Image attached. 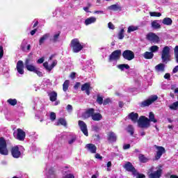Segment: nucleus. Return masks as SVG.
I'll return each mask as SVG.
<instances>
[{
	"mask_svg": "<svg viewBox=\"0 0 178 178\" xmlns=\"http://www.w3.org/2000/svg\"><path fill=\"white\" fill-rule=\"evenodd\" d=\"M163 172V170L161 168H159L157 170L150 172L148 175L149 178H161L162 177V173Z\"/></svg>",
	"mask_w": 178,
	"mask_h": 178,
	"instance_id": "obj_15",
	"label": "nucleus"
},
{
	"mask_svg": "<svg viewBox=\"0 0 178 178\" xmlns=\"http://www.w3.org/2000/svg\"><path fill=\"white\" fill-rule=\"evenodd\" d=\"M107 140L109 143H116L118 136L113 131H110L107 134Z\"/></svg>",
	"mask_w": 178,
	"mask_h": 178,
	"instance_id": "obj_18",
	"label": "nucleus"
},
{
	"mask_svg": "<svg viewBox=\"0 0 178 178\" xmlns=\"http://www.w3.org/2000/svg\"><path fill=\"white\" fill-rule=\"evenodd\" d=\"M2 58H3V47L0 45V59H2Z\"/></svg>",
	"mask_w": 178,
	"mask_h": 178,
	"instance_id": "obj_50",
	"label": "nucleus"
},
{
	"mask_svg": "<svg viewBox=\"0 0 178 178\" xmlns=\"http://www.w3.org/2000/svg\"><path fill=\"white\" fill-rule=\"evenodd\" d=\"M127 131V133L131 134V136H134V128L133 127V125H131V124L128 125Z\"/></svg>",
	"mask_w": 178,
	"mask_h": 178,
	"instance_id": "obj_37",
	"label": "nucleus"
},
{
	"mask_svg": "<svg viewBox=\"0 0 178 178\" xmlns=\"http://www.w3.org/2000/svg\"><path fill=\"white\" fill-rule=\"evenodd\" d=\"M80 86H81V83L80 82H76L74 86V90H79V87H80Z\"/></svg>",
	"mask_w": 178,
	"mask_h": 178,
	"instance_id": "obj_54",
	"label": "nucleus"
},
{
	"mask_svg": "<svg viewBox=\"0 0 178 178\" xmlns=\"http://www.w3.org/2000/svg\"><path fill=\"white\" fill-rule=\"evenodd\" d=\"M7 103L9 104L11 106H15L17 105V99H8L7 100Z\"/></svg>",
	"mask_w": 178,
	"mask_h": 178,
	"instance_id": "obj_35",
	"label": "nucleus"
},
{
	"mask_svg": "<svg viewBox=\"0 0 178 178\" xmlns=\"http://www.w3.org/2000/svg\"><path fill=\"white\" fill-rule=\"evenodd\" d=\"M149 15L152 17H161V16H162V14L161 13L150 12Z\"/></svg>",
	"mask_w": 178,
	"mask_h": 178,
	"instance_id": "obj_41",
	"label": "nucleus"
},
{
	"mask_svg": "<svg viewBox=\"0 0 178 178\" xmlns=\"http://www.w3.org/2000/svg\"><path fill=\"white\" fill-rule=\"evenodd\" d=\"M94 113H95V109L90 108L86 110L85 112V115H86V118H92L94 115Z\"/></svg>",
	"mask_w": 178,
	"mask_h": 178,
	"instance_id": "obj_25",
	"label": "nucleus"
},
{
	"mask_svg": "<svg viewBox=\"0 0 178 178\" xmlns=\"http://www.w3.org/2000/svg\"><path fill=\"white\" fill-rule=\"evenodd\" d=\"M121 55V49L115 50L110 54L108 57V62H113V60H119V59H120Z\"/></svg>",
	"mask_w": 178,
	"mask_h": 178,
	"instance_id": "obj_7",
	"label": "nucleus"
},
{
	"mask_svg": "<svg viewBox=\"0 0 178 178\" xmlns=\"http://www.w3.org/2000/svg\"><path fill=\"white\" fill-rule=\"evenodd\" d=\"M43 67H44V69H46V70L51 72V66L48 65V62H44L43 63Z\"/></svg>",
	"mask_w": 178,
	"mask_h": 178,
	"instance_id": "obj_48",
	"label": "nucleus"
},
{
	"mask_svg": "<svg viewBox=\"0 0 178 178\" xmlns=\"http://www.w3.org/2000/svg\"><path fill=\"white\" fill-rule=\"evenodd\" d=\"M174 56L175 61L178 63V46H176L174 49Z\"/></svg>",
	"mask_w": 178,
	"mask_h": 178,
	"instance_id": "obj_42",
	"label": "nucleus"
},
{
	"mask_svg": "<svg viewBox=\"0 0 178 178\" xmlns=\"http://www.w3.org/2000/svg\"><path fill=\"white\" fill-rule=\"evenodd\" d=\"M110 10H113L114 12H120L122 10V7L119 4H113L108 7Z\"/></svg>",
	"mask_w": 178,
	"mask_h": 178,
	"instance_id": "obj_24",
	"label": "nucleus"
},
{
	"mask_svg": "<svg viewBox=\"0 0 178 178\" xmlns=\"http://www.w3.org/2000/svg\"><path fill=\"white\" fill-rule=\"evenodd\" d=\"M92 130H94V131H99V127H98V126H93Z\"/></svg>",
	"mask_w": 178,
	"mask_h": 178,
	"instance_id": "obj_62",
	"label": "nucleus"
},
{
	"mask_svg": "<svg viewBox=\"0 0 178 178\" xmlns=\"http://www.w3.org/2000/svg\"><path fill=\"white\" fill-rule=\"evenodd\" d=\"M136 178H145V175L144 174H140L136 171Z\"/></svg>",
	"mask_w": 178,
	"mask_h": 178,
	"instance_id": "obj_52",
	"label": "nucleus"
},
{
	"mask_svg": "<svg viewBox=\"0 0 178 178\" xmlns=\"http://www.w3.org/2000/svg\"><path fill=\"white\" fill-rule=\"evenodd\" d=\"M16 69H17V72L19 74H24V63H23V60H19L17 61Z\"/></svg>",
	"mask_w": 178,
	"mask_h": 178,
	"instance_id": "obj_17",
	"label": "nucleus"
},
{
	"mask_svg": "<svg viewBox=\"0 0 178 178\" xmlns=\"http://www.w3.org/2000/svg\"><path fill=\"white\" fill-rule=\"evenodd\" d=\"M81 91H85L86 94L88 95H90V94H91V90H92L91 83L90 82L85 83L81 86Z\"/></svg>",
	"mask_w": 178,
	"mask_h": 178,
	"instance_id": "obj_14",
	"label": "nucleus"
},
{
	"mask_svg": "<svg viewBox=\"0 0 178 178\" xmlns=\"http://www.w3.org/2000/svg\"><path fill=\"white\" fill-rule=\"evenodd\" d=\"M69 84H70V81L69 80H65L63 84V90L65 92L69 90Z\"/></svg>",
	"mask_w": 178,
	"mask_h": 178,
	"instance_id": "obj_33",
	"label": "nucleus"
},
{
	"mask_svg": "<svg viewBox=\"0 0 178 178\" xmlns=\"http://www.w3.org/2000/svg\"><path fill=\"white\" fill-rule=\"evenodd\" d=\"M70 77H71L72 80H74V79H76V72H72L70 75Z\"/></svg>",
	"mask_w": 178,
	"mask_h": 178,
	"instance_id": "obj_59",
	"label": "nucleus"
},
{
	"mask_svg": "<svg viewBox=\"0 0 178 178\" xmlns=\"http://www.w3.org/2000/svg\"><path fill=\"white\" fill-rule=\"evenodd\" d=\"M123 168H125V170H127V172H131V173H132L134 176L137 175V170L136 169V168H134V165H133V164L130 163V161L127 162L124 165Z\"/></svg>",
	"mask_w": 178,
	"mask_h": 178,
	"instance_id": "obj_8",
	"label": "nucleus"
},
{
	"mask_svg": "<svg viewBox=\"0 0 178 178\" xmlns=\"http://www.w3.org/2000/svg\"><path fill=\"white\" fill-rule=\"evenodd\" d=\"M118 67L120 69V70H122V72H123L124 69H127V70L130 69V65L127 64H120L118 65Z\"/></svg>",
	"mask_w": 178,
	"mask_h": 178,
	"instance_id": "obj_36",
	"label": "nucleus"
},
{
	"mask_svg": "<svg viewBox=\"0 0 178 178\" xmlns=\"http://www.w3.org/2000/svg\"><path fill=\"white\" fill-rule=\"evenodd\" d=\"M130 148V144H126L123 145V149H129Z\"/></svg>",
	"mask_w": 178,
	"mask_h": 178,
	"instance_id": "obj_60",
	"label": "nucleus"
},
{
	"mask_svg": "<svg viewBox=\"0 0 178 178\" xmlns=\"http://www.w3.org/2000/svg\"><path fill=\"white\" fill-rule=\"evenodd\" d=\"M97 22V18L95 17H90L85 20L86 26H88L90 24H92V23H95Z\"/></svg>",
	"mask_w": 178,
	"mask_h": 178,
	"instance_id": "obj_26",
	"label": "nucleus"
},
{
	"mask_svg": "<svg viewBox=\"0 0 178 178\" xmlns=\"http://www.w3.org/2000/svg\"><path fill=\"white\" fill-rule=\"evenodd\" d=\"M95 158H96V159L102 160V156H101V154H99L98 153L95 154Z\"/></svg>",
	"mask_w": 178,
	"mask_h": 178,
	"instance_id": "obj_57",
	"label": "nucleus"
},
{
	"mask_svg": "<svg viewBox=\"0 0 178 178\" xmlns=\"http://www.w3.org/2000/svg\"><path fill=\"white\" fill-rule=\"evenodd\" d=\"M177 72H178V65H176L174 68H173V70H172V73H177Z\"/></svg>",
	"mask_w": 178,
	"mask_h": 178,
	"instance_id": "obj_61",
	"label": "nucleus"
},
{
	"mask_svg": "<svg viewBox=\"0 0 178 178\" xmlns=\"http://www.w3.org/2000/svg\"><path fill=\"white\" fill-rule=\"evenodd\" d=\"M49 99L51 102H55L58 99V93L55 91H52L49 93Z\"/></svg>",
	"mask_w": 178,
	"mask_h": 178,
	"instance_id": "obj_22",
	"label": "nucleus"
},
{
	"mask_svg": "<svg viewBox=\"0 0 178 178\" xmlns=\"http://www.w3.org/2000/svg\"><path fill=\"white\" fill-rule=\"evenodd\" d=\"M146 38L147 40H148V41H150L151 42H154V44H159V41H161L159 39V36H158L154 33H149L146 35Z\"/></svg>",
	"mask_w": 178,
	"mask_h": 178,
	"instance_id": "obj_9",
	"label": "nucleus"
},
{
	"mask_svg": "<svg viewBox=\"0 0 178 178\" xmlns=\"http://www.w3.org/2000/svg\"><path fill=\"white\" fill-rule=\"evenodd\" d=\"M56 65H58V61L57 60L53 61V63L50 65V70H52L54 67L56 66Z\"/></svg>",
	"mask_w": 178,
	"mask_h": 178,
	"instance_id": "obj_53",
	"label": "nucleus"
},
{
	"mask_svg": "<svg viewBox=\"0 0 178 178\" xmlns=\"http://www.w3.org/2000/svg\"><path fill=\"white\" fill-rule=\"evenodd\" d=\"M56 119V114L54 112L50 113V120L54 122Z\"/></svg>",
	"mask_w": 178,
	"mask_h": 178,
	"instance_id": "obj_49",
	"label": "nucleus"
},
{
	"mask_svg": "<svg viewBox=\"0 0 178 178\" xmlns=\"http://www.w3.org/2000/svg\"><path fill=\"white\" fill-rule=\"evenodd\" d=\"M67 111H73V106L72 105L68 104L66 107Z\"/></svg>",
	"mask_w": 178,
	"mask_h": 178,
	"instance_id": "obj_58",
	"label": "nucleus"
},
{
	"mask_svg": "<svg viewBox=\"0 0 178 178\" xmlns=\"http://www.w3.org/2000/svg\"><path fill=\"white\" fill-rule=\"evenodd\" d=\"M152 27L154 29V30H158L161 29V24L158 23V20H154L152 22Z\"/></svg>",
	"mask_w": 178,
	"mask_h": 178,
	"instance_id": "obj_32",
	"label": "nucleus"
},
{
	"mask_svg": "<svg viewBox=\"0 0 178 178\" xmlns=\"http://www.w3.org/2000/svg\"><path fill=\"white\" fill-rule=\"evenodd\" d=\"M0 154L1 155H8L9 150H8V144L5 138L0 137Z\"/></svg>",
	"mask_w": 178,
	"mask_h": 178,
	"instance_id": "obj_5",
	"label": "nucleus"
},
{
	"mask_svg": "<svg viewBox=\"0 0 178 178\" xmlns=\"http://www.w3.org/2000/svg\"><path fill=\"white\" fill-rule=\"evenodd\" d=\"M17 140L19 141H24V138H26V132L23 131V129L18 128L17 129Z\"/></svg>",
	"mask_w": 178,
	"mask_h": 178,
	"instance_id": "obj_16",
	"label": "nucleus"
},
{
	"mask_svg": "<svg viewBox=\"0 0 178 178\" xmlns=\"http://www.w3.org/2000/svg\"><path fill=\"white\" fill-rule=\"evenodd\" d=\"M108 27L110 29V30H115V25L112 22L108 23Z\"/></svg>",
	"mask_w": 178,
	"mask_h": 178,
	"instance_id": "obj_51",
	"label": "nucleus"
},
{
	"mask_svg": "<svg viewBox=\"0 0 178 178\" xmlns=\"http://www.w3.org/2000/svg\"><path fill=\"white\" fill-rule=\"evenodd\" d=\"M170 58V47L165 46L161 51V60L163 63L166 64L168 62H170V60H172Z\"/></svg>",
	"mask_w": 178,
	"mask_h": 178,
	"instance_id": "obj_3",
	"label": "nucleus"
},
{
	"mask_svg": "<svg viewBox=\"0 0 178 178\" xmlns=\"http://www.w3.org/2000/svg\"><path fill=\"white\" fill-rule=\"evenodd\" d=\"M122 58L126 60H133L135 58L134 52L131 50H125L122 52Z\"/></svg>",
	"mask_w": 178,
	"mask_h": 178,
	"instance_id": "obj_11",
	"label": "nucleus"
},
{
	"mask_svg": "<svg viewBox=\"0 0 178 178\" xmlns=\"http://www.w3.org/2000/svg\"><path fill=\"white\" fill-rule=\"evenodd\" d=\"M31 62H33V60H31V58H26L24 66L26 70H28V72H33V73H35V74H37L39 77H42V72L38 70V68H37L34 64H31Z\"/></svg>",
	"mask_w": 178,
	"mask_h": 178,
	"instance_id": "obj_1",
	"label": "nucleus"
},
{
	"mask_svg": "<svg viewBox=\"0 0 178 178\" xmlns=\"http://www.w3.org/2000/svg\"><path fill=\"white\" fill-rule=\"evenodd\" d=\"M159 50V47L156 45H154L150 47V52H152V54H154V52H158Z\"/></svg>",
	"mask_w": 178,
	"mask_h": 178,
	"instance_id": "obj_45",
	"label": "nucleus"
},
{
	"mask_svg": "<svg viewBox=\"0 0 178 178\" xmlns=\"http://www.w3.org/2000/svg\"><path fill=\"white\" fill-rule=\"evenodd\" d=\"M164 79H165L166 80H170V74L166 73L164 75Z\"/></svg>",
	"mask_w": 178,
	"mask_h": 178,
	"instance_id": "obj_56",
	"label": "nucleus"
},
{
	"mask_svg": "<svg viewBox=\"0 0 178 178\" xmlns=\"http://www.w3.org/2000/svg\"><path fill=\"white\" fill-rule=\"evenodd\" d=\"M49 38V33H45L44 35H42L39 40V45H42L44 42H45L46 40H48Z\"/></svg>",
	"mask_w": 178,
	"mask_h": 178,
	"instance_id": "obj_27",
	"label": "nucleus"
},
{
	"mask_svg": "<svg viewBox=\"0 0 178 178\" xmlns=\"http://www.w3.org/2000/svg\"><path fill=\"white\" fill-rule=\"evenodd\" d=\"M92 120L94 122H99V120H102V115L99 113H94Z\"/></svg>",
	"mask_w": 178,
	"mask_h": 178,
	"instance_id": "obj_23",
	"label": "nucleus"
},
{
	"mask_svg": "<svg viewBox=\"0 0 178 178\" xmlns=\"http://www.w3.org/2000/svg\"><path fill=\"white\" fill-rule=\"evenodd\" d=\"M149 122H153V123H156L158 120L155 119V114H154V112H150L149 113V118H148Z\"/></svg>",
	"mask_w": 178,
	"mask_h": 178,
	"instance_id": "obj_28",
	"label": "nucleus"
},
{
	"mask_svg": "<svg viewBox=\"0 0 178 178\" xmlns=\"http://www.w3.org/2000/svg\"><path fill=\"white\" fill-rule=\"evenodd\" d=\"M170 178H178V176L176 175H171L170 176Z\"/></svg>",
	"mask_w": 178,
	"mask_h": 178,
	"instance_id": "obj_64",
	"label": "nucleus"
},
{
	"mask_svg": "<svg viewBox=\"0 0 178 178\" xmlns=\"http://www.w3.org/2000/svg\"><path fill=\"white\" fill-rule=\"evenodd\" d=\"M145 59H152L154 58V53L149 51H145L143 54Z\"/></svg>",
	"mask_w": 178,
	"mask_h": 178,
	"instance_id": "obj_31",
	"label": "nucleus"
},
{
	"mask_svg": "<svg viewBox=\"0 0 178 178\" xmlns=\"http://www.w3.org/2000/svg\"><path fill=\"white\" fill-rule=\"evenodd\" d=\"M119 40H123L124 38V29H122L118 33Z\"/></svg>",
	"mask_w": 178,
	"mask_h": 178,
	"instance_id": "obj_44",
	"label": "nucleus"
},
{
	"mask_svg": "<svg viewBox=\"0 0 178 178\" xmlns=\"http://www.w3.org/2000/svg\"><path fill=\"white\" fill-rule=\"evenodd\" d=\"M96 102L97 104H99V105H102V104H104V97H101L99 95H97Z\"/></svg>",
	"mask_w": 178,
	"mask_h": 178,
	"instance_id": "obj_39",
	"label": "nucleus"
},
{
	"mask_svg": "<svg viewBox=\"0 0 178 178\" xmlns=\"http://www.w3.org/2000/svg\"><path fill=\"white\" fill-rule=\"evenodd\" d=\"M86 148L91 152V154H97V146L92 143H88L86 145Z\"/></svg>",
	"mask_w": 178,
	"mask_h": 178,
	"instance_id": "obj_20",
	"label": "nucleus"
},
{
	"mask_svg": "<svg viewBox=\"0 0 178 178\" xmlns=\"http://www.w3.org/2000/svg\"><path fill=\"white\" fill-rule=\"evenodd\" d=\"M38 29H34L33 30H32L31 31V35H34V34H35V33H37Z\"/></svg>",
	"mask_w": 178,
	"mask_h": 178,
	"instance_id": "obj_63",
	"label": "nucleus"
},
{
	"mask_svg": "<svg viewBox=\"0 0 178 178\" xmlns=\"http://www.w3.org/2000/svg\"><path fill=\"white\" fill-rule=\"evenodd\" d=\"M170 109H172V111H177L178 109V102H175L174 103L172 104V105H170L169 106Z\"/></svg>",
	"mask_w": 178,
	"mask_h": 178,
	"instance_id": "obj_38",
	"label": "nucleus"
},
{
	"mask_svg": "<svg viewBox=\"0 0 178 178\" xmlns=\"http://www.w3.org/2000/svg\"><path fill=\"white\" fill-rule=\"evenodd\" d=\"M154 148H156V149H157V152L155 155L156 161L161 159V156H162L163 154H166V149H165V147H163L162 146H158V145H155Z\"/></svg>",
	"mask_w": 178,
	"mask_h": 178,
	"instance_id": "obj_10",
	"label": "nucleus"
},
{
	"mask_svg": "<svg viewBox=\"0 0 178 178\" xmlns=\"http://www.w3.org/2000/svg\"><path fill=\"white\" fill-rule=\"evenodd\" d=\"M78 125L79 126L81 131L86 137H88V129L87 128V124L84 121L79 120Z\"/></svg>",
	"mask_w": 178,
	"mask_h": 178,
	"instance_id": "obj_13",
	"label": "nucleus"
},
{
	"mask_svg": "<svg viewBox=\"0 0 178 178\" xmlns=\"http://www.w3.org/2000/svg\"><path fill=\"white\" fill-rule=\"evenodd\" d=\"M158 99L157 95H152L149 99L140 102L139 104V106L140 108H145V106H149V105H152Z\"/></svg>",
	"mask_w": 178,
	"mask_h": 178,
	"instance_id": "obj_6",
	"label": "nucleus"
},
{
	"mask_svg": "<svg viewBox=\"0 0 178 178\" xmlns=\"http://www.w3.org/2000/svg\"><path fill=\"white\" fill-rule=\"evenodd\" d=\"M154 69L157 73H163L165 72V64L159 63L154 67Z\"/></svg>",
	"mask_w": 178,
	"mask_h": 178,
	"instance_id": "obj_21",
	"label": "nucleus"
},
{
	"mask_svg": "<svg viewBox=\"0 0 178 178\" xmlns=\"http://www.w3.org/2000/svg\"><path fill=\"white\" fill-rule=\"evenodd\" d=\"M59 124H61V126H67V122H66V120L64 118H59L57 122V126H59Z\"/></svg>",
	"mask_w": 178,
	"mask_h": 178,
	"instance_id": "obj_34",
	"label": "nucleus"
},
{
	"mask_svg": "<svg viewBox=\"0 0 178 178\" xmlns=\"http://www.w3.org/2000/svg\"><path fill=\"white\" fill-rule=\"evenodd\" d=\"M172 23L173 20L169 17H165L163 19V24H165V26H172Z\"/></svg>",
	"mask_w": 178,
	"mask_h": 178,
	"instance_id": "obj_29",
	"label": "nucleus"
},
{
	"mask_svg": "<svg viewBox=\"0 0 178 178\" xmlns=\"http://www.w3.org/2000/svg\"><path fill=\"white\" fill-rule=\"evenodd\" d=\"M136 30H138V26H129L128 27L127 33H131L133 31H136Z\"/></svg>",
	"mask_w": 178,
	"mask_h": 178,
	"instance_id": "obj_40",
	"label": "nucleus"
},
{
	"mask_svg": "<svg viewBox=\"0 0 178 178\" xmlns=\"http://www.w3.org/2000/svg\"><path fill=\"white\" fill-rule=\"evenodd\" d=\"M10 152L13 158H15V159H17L22 156V152H20L19 146L17 145L11 147Z\"/></svg>",
	"mask_w": 178,
	"mask_h": 178,
	"instance_id": "obj_12",
	"label": "nucleus"
},
{
	"mask_svg": "<svg viewBox=\"0 0 178 178\" xmlns=\"http://www.w3.org/2000/svg\"><path fill=\"white\" fill-rule=\"evenodd\" d=\"M71 49L74 54H79L84 48V46L80 43L79 38H74L71 40L70 44Z\"/></svg>",
	"mask_w": 178,
	"mask_h": 178,
	"instance_id": "obj_2",
	"label": "nucleus"
},
{
	"mask_svg": "<svg viewBox=\"0 0 178 178\" xmlns=\"http://www.w3.org/2000/svg\"><path fill=\"white\" fill-rule=\"evenodd\" d=\"M138 126L140 127V129H148V127L151 126V123L148 118L141 115L138 120Z\"/></svg>",
	"mask_w": 178,
	"mask_h": 178,
	"instance_id": "obj_4",
	"label": "nucleus"
},
{
	"mask_svg": "<svg viewBox=\"0 0 178 178\" xmlns=\"http://www.w3.org/2000/svg\"><path fill=\"white\" fill-rule=\"evenodd\" d=\"M44 60H45V58L44 57H42L37 60V63L38 64L44 63Z\"/></svg>",
	"mask_w": 178,
	"mask_h": 178,
	"instance_id": "obj_55",
	"label": "nucleus"
},
{
	"mask_svg": "<svg viewBox=\"0 0 178 178\" xmlns=\"http://www.w3.org/2000/svg\"><path fill=\"white\" fill-rule=\"evenodd\" d=\"M111 102H112V100H111V98L108 97L103 101V105L106 106L111 104Z\"/></svg>",
	"mask_w": 178,
	"mask_h": 178,
	"instance_id": "obj_46",
	"label": "nucleus"
},
{
	"mask_svg": "<svg viewBox=\"0 0 178 178\" xmlns=\"http://www.w3.org/2000/svg\"><path fill=\"white\" fill-rule=\"evenodd\" d=\"M60 35V31H58L56 34L53 36L52 41L53 42H58V40Z\"/></svg>",
	"mask_w": 178,
	"mask_h": 178,
	"instance_id": "obj_43",
	"label": "nucleus"
},
{
	"mask_svg": "<svg viewBox=\"0 0 178 178\" xmlns=\"http://www.w3.org/2000/svg\"><path fill=\"white\" fill-rule=\"evenodd\" d=\"M76 140H77V137L76 136V135L72 136L71 139L68 141V144L70 145L73 144V143H74Z\"/></svg>",
	"mask_w": 178,
	"mask_h": 178,
	"instance_id": "obj_47",
	"label": "nucleus"
},
{
	"mask_svg": "<svg viewBox=\"0 0 178 178\" xmlns=\"http://www.w3.org/2000/svg\"><path fill=\"white\" fill-rule=\"evenodd\" d=\"M138 159L141 163H147L149 161L148 158L145 157L143 154H139Z\"/></svg>",
	"mask_w": 178,
	"mask_h": 178,
	"instance_id": "obj_30",
	"label": "nucleus"
},
{
	"mask_svg": "<svg viewBox=\"0 0 178 178\" xmlns=\"http://www.w3.org/2000/svg\"><path fill=\"white\" fill-rule=\"evenodd\" d=\"M128 119L134 124L138 122V114L137 113L131 112L128 115Z\"/></svg>",
	"mask_w": 178,
	"mask_h": 178,
	"instance_id": "obj_19",
	"label": "nucleus"
}]
</instances>
